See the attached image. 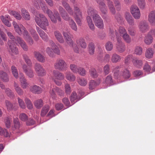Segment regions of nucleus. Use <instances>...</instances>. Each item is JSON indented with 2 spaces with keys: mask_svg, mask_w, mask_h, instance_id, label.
Wrapping results in <instances>:
<instances>
[{
  "mask_svg": "<svg viewBox=\"0 0 155 155\" xmlns=\"http://www.w3.org/2000/svg\"><path fill=\"white\" fill-rule=\"evenodd\" d=\"M49 109V107L48 105L45 106L42 109L41 115V116L43 117L45 116Z\"/></svg>",
  "mask_w": 155,
  "mask_h": 155,
  "instance_id": "obj_46",
  "label": "nucleus"
},
{
  "mask_svg": "<svg viewBox=\"0 0 155 155\" xmlns=\"http://www.w3.org/2000/svg\"><path fill=\"white\" fill-rule=\"evenodd\" d=\"M77 44L79 45L82 48H85L87 47V44L84 39L82 38H81L76 41Z\"/></svg>",
  "mask_w": 155,
  "mask_h": 155,
  "instance_id": "obj_29",
  "label": "nucleus"
},
{
  "mask_svg": "<svg viewBox=\"0 0 155 155\" xmlns=\"http://www.w3.org/2000/svg\"><path fill=\"white\" fill-rule=\"evenodd\" d=\"M25 101L28 108L29 109H32L33 108V105L30 100L27 98H26Z\"/></svg>",
  "mask_w": 155,
  "mask_h": 155,
  "instance_id": "obj_61",
  "label": "nucleus"
},
{
  "mask_svg": "<svg viewBox=\"0 0 155 155\" xmlns=\"http://www.w3.org/2000/svg\"><path fill=\"white\" fill-rule=\"evenodd\" d=\"M35 20L37 24L44 30H46V27L49 25L47 18L41 14H37L35 16Z\"/></svg>",
  "mask_w": 155,
  "mask_h": 155,
  "instance_id": "obj_2",
  "label": "nucleus"
},
{
  "mask_svg": "<svg viewBox=\"0 0 155 155\" xmlns=\"http://www.w3.org/2000/svg\"><path fill=\"white\" fill-rule=\"evenodd\" d=\"M98 85V84L96 81L94 80H91L89 83V88L90 90H92Z\"/></svg>",
  "mask_w": 155,
  "mask_h": 155,
  "instance_id": "obj_58",
  "label": "nucleus"
},
{
  "mask_svg": "<svg viewBox=\"0 0 155 155\" xmlns=\"http://www.w3.org/2000/svg\"><path fill=\"white\" fill-rule=\"evenodd\" d=\"M22 68L24 72L26 75L30 78H32L34 76V73L30 68H28V66L24 64L23 65Z\"/></svg>",
  "mask_w": 155,
  "mask_h": 155,
  "instance_id": "obj_14",
  "label": "nucleus"
},
{
  "mask_svg": "<svg viewBox=\"0 0 155 155\" xmlns=\"http://www.w3.org/2000/svg\"><path fill=\"white\" fill-rule=\"evenodd\" d=\"M23 58L25 62L29 67H31L32 65V63L29 57L26 54H24Z\"/></svg>",
  "mask_w": 155,
  "mask_h": 155,
  "instance_id": "obj_55",
  "label": "nucleus"
},
{
  "mask_svg": "<svg viewBox=\"0 0 155 155\" xmlns=\"http://www.w3.org/2000/svg\"><path fill=\"white\" fill-rule=\"evenodd\" d=\"M0 78L5 82H8L9 81L8 75L2 70L0 71Z\"/></svg>",
  "mask_w": 155,
  "mask_h": 155,
  "instance_id": "obj_25",
  "label": "nucleus"
},
{
  "mask_svg": "<svg viewBox=\"0 0 155 155\" xmlns=\"http://www.w3.org/2000/svg\"><path fill=\"white\" fill-rule=\"evenodd\" d=\"M53 78L61 81L64 79V74L61 72L56 71L54 70L53 71Z\"/></svg>",
  "mask_w": 155,
  "mask_h": 155,
  "instance_id": "obj_19",
  "label": "nucleus"
},
{
  "mask_svg": "<svg viewBox=\"0 0 155 155\" xmlns=\"http://www.w3.org/2000/svg\"><path fill=\"white\" fill-rule=\"evenodd\" d=\"M65 77L67 80L70 81H74L76 79L75 77L70 71H67L65 73Z\"/></svg>",
  "mask_w": 155,
  "mask_h": 155,
  "instance_id": "obj_31",
  "label": "nucleus"
},
{
  "mask_svg": "<svg viewBox=\"0 0 155 155\" xmlns=\"http://www.w3.org/2000/svg\"><path fill=\"white\" fill-rule=\"evenodd\" d=\"M138 5L140 9L144 8L146 3L145 0H137Z\"/></svg>",
  "mask_w": 155,
  "mask_h": 155,
  "instance_id": "obj_52",
  "label": "nucleus"
},
{
  "mask_svg": "<svg viewBox=\"0 0 155 155\" xmlns=\"http://www.w3.org/2000/svg\"><path fill=\"white\" fill-rule=\"evenodd\" d=\"M98 4L101 12L104 14H106L107 12V7L104 2L103 1Z\"/></svg>",
  "mask_w": 155,
  "mask_h": 155,
  "instance_id": "obj_36",
  "label": "nucleus"
},
{
  "mask_svg": "<svg viewBox=\"0 0 155 155\" xmlns=\"http://www.w3.org/2000/svg\"><path fill=\"white\" fill-rule=\"evenodd\" d=\"M103 71L105 75L108 74L110 73V68L109 64H106L104 67Z\"/></svg>",
  "mask_w": 155,
  "mask_h": 155,
  "instance_id": "obj_64",
  "label": "nucleus"
},
{
  "mask_svg": "<svg viewBox=\"0 0 155 155\" xmlns=\"http://www.w3.org/2000/svg\"><path fill=\"white\" fill-rule=\"evenodd\" d=\"M34 69L38 76L43 77L46 74V71L43 67L40 64L36 63L34 66Z\"/></svg>",
  "mask_w": 155,
  "mask_h": 155,
  "instance_id": "obj_8",
  "label": "nucleus"
},
{
  "mask_svg": "<svg viewBox=\"0 0 155 155\" xmlns=\"http://www.w3.org/2000/svg\"><path fill=\"white\" fill-rule=\"evenodd\" d=\"M15 40L16 44H19L24 51H27L28 50V47L25 42L20 37H16Z\"/></svg>",
  "mask_w": 155,
  "mask_h": 155,
  "instance_id": "obj_16",
  "label": "nucleus"
},
{
  "mask_svg": "<svg viewBox=\"0 0 155 155\" xmlns=\"http://www.w3.org/2000/svg\"><path fill=\"white\" fill-rule=\"evenodd\" d=\"M34 104L37 108L39 109L43 106V103L42 100L38 99L34 102Z\"/></svg>",
  "mask_w": 155,
  "mask_h": 155,
  "instance_id": "obj_45",
  "label": "nucleus"
},
{
  "mask_svg": "<svg viewBox=\"0 0 155 155\" xmlns=\"http://www.w3.org/2000/svg\"><path fill=\"white\" fill-rule=\"evenodd\" d=\"M0 18L2 22L5 25L8 27H11V25L8 20H7L4 17L3 15L1 16Z\"/></svg>",
  "mask_w": 155,
  "mask_h": 155,
  "instance_id": "obj_51",
  "label": "nucleus"
},
{
  "mask_svg": "<svg viewBox=\"0 0 155 155\" xmlns=\"http://www.w3.org/2000/svg\"><path fill=\"white\" fill-rule=\"evenodd\" d=\"M62 3L63 6L70 15H72L74 13L75 15H78L80 16H82V13L80 10L76 5L74 6V12H73L72 8L67 2L63 1L62 2Z\"/></svg>",
  "mask_w": 155,
  "mask_h": 155,
  "instance_id": "obj_4",
  "label": "nucleus"
},
{
  "mask_svg": "<svg viewBox=\"0 0 155 155\" xmlns=\"http://www.w3.org/2000/svg\"><path fill=\"white\" fill-rule=\"evenodd\" d=\"M105 84L109 86L112 85L113 84V80L112 76L109 74L108 75L106 78L105 81Z\"/></svg>",
  "mask_w": 155,
  "mask_h": 155,
  "instance_id": "obj_43",
  "label": "nucleus"
},
{
  "mask_svg": "<svg viewBox=\"0 0 155 155\" xmlns=\"http://www.w3.org/2000/svg\"><path fill=\"white\" fill-rule=\"evenodd\" d=\"M11 71L12 74L15 78H18V73L16 68L14 65L12 66L11 68Z\"/></svg>",
  "mask_w": 155,
  "mask_h": 155,
  "instance_id": "obj_44",
  "label": "nucleus"
},
{
  "mask_svg": "<svg viewBox=\"0 0 155 155\" xmlns=\"http://www.w3.org/2000/svg\"><path fill=\"white\" fill-rule=\"evenodd\" d=\"M11 15L13 16L17 19L20 20L21 18V17L19 13L12 11L10 12Z\"/></svg>",
  "mask_w": 155,
  "mask_h": 155,
  "instance_id": "obj_47",
  "label": "nucleus"
},
{
  "mask_svg": "<svg viewBox=\"0 0 155 155\" xmlns=\"http://www.w3.org/2000/svg\"><path fill=\"white\" fill-rule=\"evenodd\" d=\"M33 5L37 9H39L40 7L39 5L40 4L41 8L42 10L44 12L46 11L47 8L45 6V4L42 3V0H36V1L33 2Z\"/></svg>",
  "mask_w": 155,
  "mask_h": 155,
  "instance_id": "obj_18",
  "label": "nucleus"
},
{
  "mask_svg": "<svg viewBox=\"0 0 155 155\" xmlns=\"http://www.w3.org/2000/svg\"><path fill=\"white\" fill-rule=\"evenodd\" d=\"M29 31L35 40H38L39 38V36L35 31L33 29H31L29 30Z\"/></svg>",
  "mask_w": 155,
  "mask_h": 155,
  "instance_id": "obj_50",
  "label": "nucleus"
},
{
  "mask_svg": "<svg viewBox=\"0 0 155 155\" xmlns=\"http://www.w3.org/2000/svg\"><path fill=\"white\" fill-rule=\"evenodd\" d=\"M14 85L15 90L18 94L20 96L23 95L24 93L23 91L19 87V85L16 82H15Z\"/></svg>",
  "mask_w": 155,
  "mask_h": 155,
  "instance_id": "obj_33",
  "label": "nucleus"
},
{
  "mask_svg": "<svg viewBox=\"0 0 155 155\" xmlns=\"http://www.w3.org/2000/svg\"><path fill=\"white\" fill-rule=\"evenodd\" d=\"M63 36L66 40L67 43L70 46H73V41L71 37L68 33L63 32Z\"/></svg>",
  "mask_w": 155,
  "mask_h": 155,
  "instance_id": "obj_26",
  "label": "nucleus"
},
{
  "mask_svg": "<svg viewBox=\"0 0 155 155\" xmlns=\"http://www.w3.org/2000/svg\"><path fill=\"white\" fill-rule=\"evenodd\" d=\"M5 91L7 95L10 97H15L14 93L9 88H6L5 89Z\"/></svg>",
  "mask_w": 155,
  "mask_h": 155,
  "instance_id": "obj_60",
  "label": "nucleus"
},
{
  "mask_svg": "<svg viewBox=\"0 0 155 155\" xmlns=\"http://www.w3.org/2000/svg\"><path fill=\"white\" fill-rule=\"evenodd\" d=\"M105 46L106 49L107 51H110L113 49V45L112 42L109 41L106 43Z\"/></svg>",
  "mask_w": 155,
  "mask_h": 155,
  "instance_id": "obj_48",
  "label": "nucleus"
},
{
  "mask_svg": "<svg viewBox=\"0 0 155 155\" xmlns=\"http://www.w3.org/2000/svg\"><path fill=\"white\" fill-rule=\"evenodd\" d=\"M18 102L20 107L23 109H24L26 107V106L23 100L19 97L18 98Z\"/></svg>",
  "mask_w": 155,
  "mask_h": 155,
  "instance_id": "obj_62",
  "label": "nucleus"
},
{
  "mask_svg": "<svg viewBox=\"0 0 155 155\" xmlns=\"http://www.w3.org/2000/svg\"><path fill=\"white\" fill-rule=\"evenodd\" d=\"M68 22L70 27L73 30L75 31H77L78 28L76 24L72 19H71Z\"/></svg>",
  "mask_w": 155,
  "mask_h": 155,
  "instance_id": "obj_37",
  "label": "nucleus"
},
{
  "mask_svg": "<svg viewBox=\"0 0 155 155\" xmlns=\"http://www.w3.org/2000/svg\"><path fill=\"white\" fill-rule=\"evenodd\" d=\"M130 12L133 17L135 19H139L140 17V13L138 8L136 5L131 6Z\"/></svg>",
  "mask_w": 155,
  "mask_h": 155,
  "instance_id": "obj_13",
  "label": "nucleus"
},
{
  "mask_svg": "<svg viewBox=\"0 0 155 155\" xmlns=\"http://www.w3.org/2000/svg\"><path fill=\"white\" fill-rule=\"evenodd\" d=\"M125 17L126 20L129 25L132 26L134 25V19L130 13L126 12L125 14Z\"/></svg>",
  "mask_w": 155,
  "mask_h": 155,
  "instance_id": "obj_24",
  "label": "nucleus"
},
{
  "mask_svg": "<svg viewBox=\"0 0 155 155\" xmlns=\"http://www.w3.org/2000/svg\"><path fill=\"white\" fill-rule=\"evenodd\" d=\"M77 73L81 76H84L86 74V71L83 68L80 67Z\"/></svg>",
  "mask_w": 155,
  "mask_h": 155,
  "instance_id": "obj_63",
  "label": "nucleus"
},
{
  "mask_svg": "<svg viewBox=\"0 0 155 155\" xmlns=\"http://www.w3.org/2000/svg\"><path fill=\"white\" fill-rule=\"evenodd\" d=\"M79 84L82 86H85L87 83V80L84 78H80L78 80Z\"/></svg>",
  "mask_w": 155,
  "mask_h": 155,
  "instance_id": "obj_54",
  "label": "nucleus"
},
{
  "mask_svg": "<svg viewBox=\"0 0 155 155\" xmlns=\"http://www.w3.org/2000/svg\"><path fill=\"white\" fill-rule=\"evenodd\" d=\"M65 92L66 94H69L71 92V90L70 85L68 83L64 85Z\"/></svg>",
  "mask_w": 155,
  "mask_h": 155,
  "instance_id": "obj_53",
  "label": "nucleus"
},
{
  "mask_svg": "<svg viewBox=\"0 0 155 155\" xmlns=\"http://www.w3.org/2000/svg\"><path fill=\"white\" fill-rule=\"evenodd\" d=\"M79 67H80L74 64H71L70 66V69L74 73H77Z\"/></svg>",
  "mask_w": 155,
  "mask_h": 155,
  "instance_id": "obj_49",
  "label": "nucleus"
},
{
  "mask_svg": "<svg viewBox=\"0 0 155 155\" xmlns=\"http://www.w3.org/2000/svg\"><path fill=\"white\" fill-rule=\"evenodd\" d=\"M19 79L22 88L25 89L28 87V84L27 82L24 74L22 73H19Z\"/></svg>",
  "mask_w": 155,
  "mask_h": 155,
  "instance_id": "obj_17",
  "label": "nucleus"
},
{
  "mask_svg": "<svg viewBox=\"0 0 155 155\" xmlns=\"http://www.w3.org/2000/svg\"><path fill=\"white\" fill-rule=\"evenodd\" d=\"M30 90L31 92L35 94H39L42 91L41 88L36 85H34L30 86Z\"/></svg>",
  "mask_w": 155,
  "mask_h": 155,
  "instance_id": "obj_20",
  "label": "nucleus"
},
{
  "mask_svg": "<svg viewBox=\"0 0 155 155\" xmlns=\"http://www.w3.org/2000/svg\"><path fill=\"white\" fill-rule=\"evenodd\" d=\"M153 39L152 36L148 33L145 37L144 42L147 45H150L152 43Z\"/></svg>",
  "mask_w": 155,
  "mask_h": 155,
  "instance_id": "obj_30",
  "label": "nucleus"
},
{
  "mask_svg": "<svg viewBox=\"0 0 155 155\" xmlns=\"http://www.w3.org/2000/svg\"><path fill=\"white\" fill-rule=\"evenodd\" d=\"M8 44L9 46V51L12 54H17L18 53V48L13 41H8Z\"/></svg>",
  "mask_w": 155,
  "mask_h": 155,
  "instance_id": "obj_11",
  "label": "nucleus"
},
{
  "mask_svg": "<svg viewBox=\"0 0 155 155\" xmlns=\"http://www.w3.org/2000/svg\"><path fill=\"white\" fill-rule=\"evenodd\" d=\"M36 28L38 32L42 39L44 41H47L48 39L47 35L43 30L40 29L39 27L37 26Z\"/></svg>",
  "mask_w": 155,
  "mask_h": 155,
  "instance_id": "obj_22",
  "label": "nucleus"
},
{
  "mask_svg": "<svg viewBox=\"0 0 155 155\" xmlns=\"http://www.w3.org/2000/svg\"><path fill=\"white\" fill-rule=\"evenodd\" d=\"M46 13L48 14L53 22L56 23L57 20L60 22L61 21V19L58 12H57L54 13L55 16H54L52 12L49 9L47 8Z\"/></svg>",
  "mask_w": 155,
  "mask_h": 155,
  "instance_id": "obj_7",
  "label": "nucleus"
},
{
  "mask_svg": "<svg viewBox=\"0 0 155 155\" xmlns=\"http://www.w3.org/2000/svg\"><path fill=\"white\" fill-rule=\"evenodd\" d=\"M148 21L151 25L155 26V11H152L148 15Z\"/></svg>",
  "mask_w": 155,
  "mask_h": 155,
  "instance_id": "obj_21",
  "label": "nucleus"
},
{
  "mask_svg": "<svg viewBox=\"0 0 155 155\" xmlns=\"http://www.w3.org/2000/svg\"><path fill=\"white\" fill-rule=\"evenodd\" d=\"M58 10L61 17L64 20L68 21L71 19H72L69 17L68 13L62 7L59 6Z\"/></svg>",
  "mask_w": 155,
  "mask_h": 155,
  "instance_id": "obj_15",
  "label": "nucleus"
},
{
  "mask_svg": "<svg viewBox=\"0 0 155 155\" xmlns=\"http://www.w3.org/2000/svg\"><path fill=\"white\" fill-rule=\"evenodd\" d=\"M121 60V56L116 53L113 54L110 58L111 61L113 63L118 62L120 61Z\"/></svg>",
  "mask_w": 155,
  "mask_h": 155,
  "instance_id": "obj_23",
  "label": "nucleus"
},
{
  "mask_svg": "<svg viewBox=\"0 0 155 155\" xmlns=\"http://www.w3.org/2000/svg\"><path fill=\"white\" fill-rule=\"evenodd\" d=\"M13 24L15 31L19 35H23L24 37L28 32L25 28L22 25H18L15 21L13 22Z\"/></svg>",
  "mask_w": 155,
  "mask_h": 155,
  "instance_id": "obj_6",
  "label": "nucleus"
},
{
  "mask_svg": "<svg viewBox=\"0 0 155 155\" xmlns=\"http://www.w3.org/2000/svg\"><path fill=\"white\" fill-rule=\"evenodd\" d=\"M87 13L88 15L87 16L86 18L87 22L90 29L92 31H94L95 29V27L92 19L90 16H92L93 19L94 17L98 15L97 13V11L92 7H89L88 8Z\"/></svg>",
  "mask_w": 155,
  "mask_h": 155,
  "instance_id": "obj_3",
  "label": "nucleus"
},
{
  "mask_svg": "<svg viewBox=\"0 0 155 155\" xmlns=\"http://www.w3.org/2000/svg\"><path fill=\"white\" fill-rule=\"evenodd\" d=\"M132 62L133 64L136 67L140 68L143 64V61L136 58H132Z\"/></svg>",
  "mask_w": 155,
  "mask_h": 155,
  "instance_id": "obj_27",
  "label": "nucleus"
},
{
  "mask_svg": "<svg viewBox=\"0 0 155 155\" xmlns=\"http://www.w3.org/2000/svg\"><path fill=\"white\" fill-rule=\"evenodd\" d=\"M93 20L95 25L98 28L103 29L104 24L103 20L99 15H97L93 17Z\"/></svg>",
  "mask_w": 155,
  "mask_h": 155,
  "instance_id": "obj_12",
  "label": "nucleus"
},
{
  "mask_svg": "<svg viewBox=\"0 0 155 155\" xmlns=\"http://www.w3.org/2000/svg\"><path fill=\"white\" fill-rule=\"evenodd\" d=\"M135 53L138 55H141L142 53V49L140 46H137L135 49Z\"/></svg>",
  "mask_w": 155,
  "mask_h": 155,
  "instance_id": "obj_59",
  "label": "nucleus"
},
{
  "mask_svg": "<svg viewBox=\"0 0 155 155\" xmlns=\"http://www.w3.org/2000/svg\"><path fill=\"white\" fill-rule=\"evenodd\" d=\"M34 55L36 58L40 62L43 63L45 62V59L44 57L39 52H35Z\"/></svg>",
  "mask_w": 155,
  "mask_h": 155,
  "instance_id": "obj_32",
  "label": "nucleus"
},
{
  "mask_svg": "<svg viewBox=\"0 0 155 155\" xmlns=\"http://www.w3.org/2000/svg\"><path fill=\"white\" fill-rule=\"evenodd\" d=\"M121 68V66H117L113 69L112 72L115 78L118 79L120 77L125 79L129 78L131 76L130 71L127 69L125 68L119 72V69Z\"/></svg>",
  "mask_w": 155,
  "mask_h": 155,
  "instance_id": "obj_1",
  "label": "nucleus"
},
{
  "mask_svg": "<svg viewBox=\"0 0 155 155\" xmlns=\"http://www.w3.org/2000/svg\"><path fill=\"white\" fill-rule=\"evenodd\" d=\"M124 41L128 43H130L131 42V39L130 36L127 33L122 36Z\"/></svg>",
  "mask_w": 155,
  "mask_h": 155,
  "instance_id": "obj_57",
  "label": "nucleus"
},
{
  "mask_svg": "<svg viewBox=\"0 0 155 155\" xmlns=\"http://www.w3.org/2000/svg\"><path fill=\"white\" fill-rule=\"evenodd\" d=\"M54 67L56 69L60 71H65L67 69L68 65L64 60L59 59L54 64Z\"/></svg>",
  "mask_w": 155,
  "mask_h": 155,
  "instance_id": "obj_5",
  "label": "nucleus"
},
{
  "mask_svg": "<svg viewBox=\"0 0 155 155\" xmlns=\"http://www.w3.org/2000/svg\"><path fill=\"white\" fill-rule=\"evenodd\" d=\"M89 52L91 55H93L95 51V45L93 42L90 43L88 45Z\"/></svg>",
  "mask_w": 155,
  "mask_h": 155,
  "instance_id": "obj_41",
  "label": "nucleus"
},
{
  "mask_svg": "<svg viewBox=\"0 0 155 155\" xmlns=\"http://www.w3.org/2000/svg\"><path fill=\"white\" fill-rule=\"evenodd\" d=\"M139 31L142 33H144L148 31L149 28L148 23L145 21H140L138 25Z\"/></svg>",
  "mask_w": 155,
  "mask_h": 155,
  "instance_id": "obj_9",
  "label": "nucleus"
},
{
  "mask_svg": "<svg viewBox=\"0 0 155 155\" xmlns=\"http://www.w3.org/2000/svg\"><path fill=\"white\" fill-rule=\"evenodd\" d=\"M107 0V1L108 6L110 11L112 14H114L115 13V10L113 2L110 0Z\"/></svg>",
  "mask_w": 155,
  "mask_h": 155,
  "instance_id": "obj_42",
  "label": "nucleus"
},
{
  "mask_svg": "<svg viewBox=\"0 0 155 155\" xmlns=\"http://www.w3.org/2000/svg\"><path fill=\"white\" fill-rule=\"evenodd\" d=\"M90 76L93 78H96L97 76V74L96 70L94 68H91L89 71Z\"/></svg>",
  "mask_w": 155,
  "mask_h": 155,
  "instance_id": "obj_56",
  "label": "nucleus"
},
{
  "mask_svg": "<svg viewBox=\"0 0 155 155\" xmlns=\"http://www.w3.org/2000/svg\"><path fill=\"white\" fill-rule=\"evenodd\" d=\"M57 87L51 86L49 91V93L53 98H55L56 96V90Z\"/></svg>",
  "mask_w": 155,
  "mask_h": 155,
  "instance_id": "obj_38",
  "label": "nucleus"
},
{
  "mask_svg": "<svg viewBox=\"0 0 155 155\" xmlns=\"http://www.w3.org/2000/svg\"><path fill=\"white\" fill-rule=\"evenodd\" d=\"M24 38L30 45H32L33 44L34 41L28 32L24 36Z\"/></svg>",
  "mask_w": 155,
  "mask_h": 155,
  "instance_id": "obj_39",
  "label": "nucleus"
},
{
  "mask_svg": "<svg viewBox=\"0 0 155 155\" xmlns=\"http://www.w3.org/2000/svg\"><path fill=\"white\" fill-rule=\"evenodd\" d=\"M154 54V51L151 48H149L147 49L145 53V57L147 58H150L153 57Z\"/></svg>",
  "mask_w": 155,
  "mask_h": 155,
  "instance_id": "obj_34",
  "label": "nucleus"
},
{
  "mask_svg": "<svg viewBox=\"0 0 155 155\" xmlns=\"http://www.w3.org/2000/svg\"><path fill=\"white\" fill-rule=\"evenodd\" d=\"M21 14L23 18L26 20H29L30 16L28 12L25 8H22L21 10Z\"/></svg>",
  "mask_w": 155,
  "mask_h": 155,
  "instance_id": "obj_35",
  "label": "nucleus"
},
{
  "mask_svg": "<svg viewBox=\"0 0 155 155\" xmlns=\"http://www.w3.org/2000/svg\"><path fill=\"white\" fill-rule=\"evenodd\" d=\"M80 98L81 97L79 96H78L76 93L75 92H73L71 96L70 100L71 103L74 104L75 100H79Z\"/></svg>",
  "mask_w": 155,
  "mask_h": 155,
  "instance_id": "obj_40",
  "label": "nucleus"
},
{
  "mask_svg": "<svg viewBox=\"0 0 155 155\" xmlns=\"http://www.w3.org/2000/svg\"><path fill=\"white\" fill-rule=\"evenodd\" d=\"M117 39V43L116 45V49L120 53H122L125 50V46L124 44L123 43L121 40V38L118 37V35L116 33Z\"/></svg>",
  "mask_w": 155,
  "mask_h": 155,
  "instance_id": "obj_10",
  "label": "nucleus"
},
{
  "mask_svg": "<svg viewBox=\"0 0 155 155\" xmlns=\"http://www.w3.org/2000/svg\"><path fill=\"white\" fill-rule=\"evenodd\" d=\"M54 34L57 40L60 43H63L64 40L61 33L58 31H54Z\"/></svg>",
  "mask_w": 155,
  "mask_h": 155,
  "instance_id": "obj_28",
  "label": "nucleus"
}]
</instances>
